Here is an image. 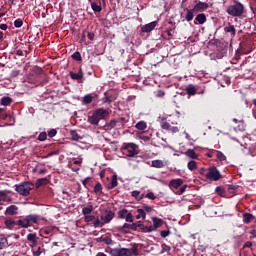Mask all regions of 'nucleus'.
Wrapping results in <instances>:
<instances>
[{
  "mask_svg": "<svg viewBox=\"0 0 256 256\" xmlns=\"http://www.w3.org/2000/svg\"><path fill=\"white\" fill-rule=\"evenodd\" d=\"M105 213H106L105 215L100 216V219L97 218L93 222V227H95V229H97L98 227H103V226L107 225L108 223H111V221H113V219H115V212H113L111 210H106Z\"/></svg>",
  "mask_w": 256,
  "mask_h": 256,
  "instance_id": "obj_1",
  "label": "nucleus"
},
{
  "mask_svg": "<svg viewBox=\"0 0 256 256\" xmlns=\"http://www.w3.org/2000/svg\"><path fill=\"white\" fill-rule=\"evenodd\" d=\"M33 187H35V184L29 181L21 182L20 184L15 185V191L19 195H22V197H29L31 191H33Z\"/></svg>",
  "mask_w": 256,
  "mask_h": 256,
  "instance_id": "obj_2",
  "label": "nucleus"
},
{
  "mask_svg": "<svg viewBox=\"0 0 256 256\" xmlns=\"http://www.w3.org/2000/svg\"><path fill=\"white\" fill-rule=\"evenodd\" d=\"M226 13L231 17H243V13H245V6H243L241 2H235L234 5L227 7Z\"/></svg>",
  "mask_w": 256,
  "mask_h": 256,
  "instance_id": "obj_3",
  "label": "nucleus"
},
{
  "mask_svg": "<svg viewBox=\"0 0 256 256\" xmlns=\"http://www.w3.org/2000/svg\"><path fill=\"white\" fill-rule=\"evenodd\" d=\"M122 151H127V157H135L139 155V146L133 142L123 143L121 147Z\"/></svg>",
  "mask_w": 256,
  "mask_h": 256,
  "instance_id": "obj_4",
  "label": "nucleus"
},
{
  "mask_svg": "<svg viewBox=\"0 0 256 256\" xmlns=\"http://www.w3.org/2000/svg\"><path fill=\"white\" fill-rule=\"evenodd\" d=\"M205 177L208 179V181H219L222 176L217 167L212 166L208 168V172L205 174Z\"/></svg>",
  "mask_w": 256,
  "mask_h": 256,
  "instance_id": "obj_5",
  "label": "nucleus"
},
{
  "mask_svg": "<svg viewBox=\"0 0 256 256\" xmlns=\"http://www.w3.org/2000/svg\"><path fill=\"white\" fill-rule=\"evenodd\" d=\"M109 255L111 256H132L129 248H110Z\"/></svg>",
  "mask_w": 256,
  "mask_h": 256,
  "instance_id": "obj_6",
  "label": "nucleus"
},
{
  "mask_svg": "<svg viewBox=\"0 0 256 256\" xmlns=\"http://www.w3.org/2000/svg\"><path fill=\"white\" fill-rule=\"evenodd\" d=\"M152 222H153V225L148 226V228H146L148 233H153V231H157L159 227H163V219L161 218L152 217Z\"/></svg>",
  "mask_w": 256,
  "mask_h": 256,
  "instance_id": "obj_7",
  "label": "nucleus"
},
{
  "mask_svg": "<svg viewBox=\"0 0 256 256\" xmlns=\"http://www.w3.org/2000/svg\"><path fill=\"white\" fill-rule=\"evenodd\" d=\"M132 224L129 223H124L123 226H118L116 227L117 231L120 233H123L124 235L129 233L130 231H136V226L135 222H131Z\"/></svg>",
  "mask_w": 256,
  "mask_h": 256,
  "instance_id": "obj_8",
  "label": "nucleus"
},
{
  "mask_svg": "<svg viewBox=\"0 0 256 256\" xmlns=\"http://www.w3.org/2000/svg\"><path fill=\"white\" fill-rule=\"evenodd\" d=\"M88 1L94 13H101V11H103V7L101 6V1L102 3H105V0H88Z\"/></svg>",
  "mask_w": 256,
  "mask_h": 256,
  "instance_id": "obj_9",
  "label": "nucleus"
},
{
  "mask_svg": "<svg viewBox=\"0 0 256 256\" xmlns=\"http://www.w3.org/2000/svg\"><path fill=\"white\" fill-rule=\"evenodd\" d=\"M98 95L96 93H90V94H86L83 97L82 103L83 105H90V103H93V99H98Z\"/></svg>",
  "mask_w": 256,
  "mask_h": 256,
  "instance_id": "obj_10",
  "label": "nucleus"
},
{
  "mask_svg": "<svg viewBox=\"0 0 256 256\" xmlns=\"http://www.w3.org/2000/svg\"><path fill=\"white\" fill-rule=\"evenodd\" d=\"M193 9L196 13H199V11H207V9H209V4L207 2L199 1L198 3L195 4Z\"/></svg>",
  "mask_w": 256,
  "mask_h": 256,
  "instance_id": "obj_11",
  "label": "nucleus"
},
{
  "mask_svg": "<svg viewBox=\"0 0 256 256\" xmlns=\"http://www.w3.org/2000/svg\"><path fill=\"white\" fill-rule=\"evenodd\" d=\"M69 75H70V77H71V79H72L73 81H81V79H83V75H84L83 69L80 67V68L78 69V73H75V72H73V71H70V72H69Z\"/></svg>",
  "mask_w": 256,
  "mask_h": 256,
  "instance_id": "obj_12",
  "label": "nucleus"
},
{
  "mask_svg": "<svg viewBox=\"0 0 256 256\" xmlns=\"http://www.w3.org/2000/svg\"><path fill=\"white\" fill-rule=\"evenodd\" d=\"M155 27H157V21H153V22H150V23L142 26L141 31H142V33H151V31H153V29H155Z\"/></svg>",
  "mask_w": 256,
  "mask_h": 256,
  "instance_id": "obj_13",
  "label": "nucleus"
},
{
  "mask_svg": "<svg viewBox=\"0 0 256 256\" xmlns=\"http://www.w3.org/2000/svg\"><path fill=\"white\" fill-rule=\"evenodd\" d=\"M184 181L181 178H177V179H172L169 182V187L170 189H179V187H181L183 185Z\"/></svg>",
  "mask_w": 256,
  "mask_h": 256,
  "instance_id": "obj_14",
  "label": "nucleus"
},
{
  "mask_svg": "<svg viewBox=\"0 0 256 256\" xmlns=\"http://www.w3.org/2000/svg\"><path fill=\"white\" fill-rule=\"evenodd\" d=\"M18 214H19V207L15 205H10L6 208L5 215H10L11 217H13L14 215H18Z\"/></svg>",
  "mask_w": 256,
  "mask_h": 256,
  "instance_id": "obj_15",
  "label": "nucleus"
},
{
  "mask_svg": "<svg viewBox=\"0 0 256 256\" xmlns=\"http://www.w3.org/2000/svg\"><path fill=\"white\" fill-rule=\"evenodd\" d=\"M94 113L96 114V117H98V120H102L105 119V117H107V115H109V111H107L106 109L103 108H98L94 111Z\"/></svg>",
  "mask_w": 256,
  "mask_h": 256,
  "instance_id": "obj_16",
  "label": "nucleus"
},
{
  "mask_svg": "<svg viewBox=\"0 0 256 256\" xmlns=\"http://www.w3.org/2000/svg\"><path fill=\"white\" fill-rule=\"evenodd\" d=\"M25 218L28 224L30 225V227L32 224L37 225V223H39V215L37 214H30V215H27Z\"/></svg>",
  "mask_w": 256,
  "mask_h": 256,
  "instance_id": "obj_17",
  "label": "nucleus"
},
{
  "mask_svg": "<svg viewBox=\"0 0 256 256\" xmlns=\"http://www.w3.org/2000/svg\"><path fill=\"white\" fill-rule=\"evenodd\" d=\"M187 95H189V97H193L195 95H197V87L193 84H189L186 89H185Z\"/></svg>",
  "mask_w": 256,
  "mask_h": 256,
  "instance_id": "obj_18",
  "label": "nucleus"
},
{
  "mask_svg": "<svg viewBox=\"0 0 256 256\" xmlns=\"http://www.w3.org/2000/svg\"><path fill=\"white\" fill-rule=\"evenodd\" d=\"M135 227H136V231H142V233H149V226H145L143 225V222L142 221H137L134 223Z\"/></svg>",
  "mask_w": 256,
  "mask_h": 256,
  "instance_id": "obj_19",
  "label": "nucleus"
},
{
  "mask_svg": "<svg viewBox=\"0 0 256 256\" xmlns=\"http://www.w3.org/2000/svg\"><path fill=\"white\" fill-rule=\"evenodd\" d=\"M194 13H197L194 8H192V9L186 8V16H185L186 21H188V22L193 21V19L195 17Z\"/></svg>",
  "mask_w": 256,
  "mask_h": 256,
  "instance_id": "obj_20",
  "label": "nucleus"
},
{
  "mask_svg": "<svg viewBox=\"0 0 256 256\" xmlns=\"http://www.w3.org/2000/svg\"><path fill=\"white\" fill-rule=\"evenodd\" d=\"M16 225H17L18 227H21L22 229H29V227H31V226L29 225V222H27V218L17 220V221H16Z\"/></svg>",
  "mask_w": 256,
  "mask_h": 256,
  "instance_id": "obj_21",
  "label": "nucleus"
},
{
  "mask_svg": "<svg viewBox=\"0 0 256 256\" xmlns=\"http://www.w3.org/2000/svg\"><path fill=\"white\" fill-rule=\"evenodd\" d=\"M99 121L101 120L96 116L95 112L88 116V123H90V125H99Z\"/></svg>",
  "mask_w": 256,
  "mask_h": 256,
  "instance_id": "obj_22",
  "label": "nucleus"
},
{
  "mask_svg": "<svg viewBox=\"0 0 256 256\" xmlns=\"http://www.w3.org/2000/svg\"><path fill=\"white\" fill-rule=\"evenodd\" d=\"M45 185H49V180L47 178H40L36 180L35 187L39 189V187H43Z\"/></svg>",
  "mask_w": 256,
  "mask_h": 256,
  "instance_id": "obj_23",
  "label": "nucleus"
},
{
  "mask_svg": "<svg viewBox=\"0 0 256 256\" xmlns=\"http://www.w3.org/2000/svg\"><path fill=\"white\" fill-rule=\"evenodd\" d=\"M195 21H197L199 25H203L204 23H207V16L205 15V13L198 14L195 17Z\"/></svg>",
  "mask_w": 256,
  "mask_h": 256,
  "instance_id": "obj_24",
  "label": "nucleus"
},
{
  "mask_svg": "<svg viewBox=\"0 0 256 256\" xmlns=\"http://www.w3.org/2000/svg\"><path fill=\"white\" fill-rule=\"evenodd\" d=\"M117 185H119V182L117 181V175H113L111 182L107 185V189H115Z\"/></svg>",
  "mask_w": 256,
  "mask_h": 256,
  "instance_id": "obj_25",
  "label": "nucleus"
},
{
  "mask_svg": "<svg viewBox=\"0 0 256 256\" xmlns=\"http://www.w3.org/2000/svg\"><path fill=\"white\" fill-rule=\"evenodd\" d=\"M151 167H154L155 169H163V167H165V162H163V160H153Z\"/></svg>",
  "mask_w": 256,
  "mask_h": 256,
  "instance_id": "obj_26",
  "label": "nucleus"
},
{
  "mask_svg": "<svg viewBox=\"0 0 256 256\" xmlns=\"http://www.w3.org/2000/svg\"><path fill=\"white\" fill-rule=\"evenodd\" d=\"M12 103H13V98L9 96H4L1 99V105H3L4 107H9V105H11Z\"/></svg>",
  "mask_w": 256,
  "mask_h": 256,
  "instance_id": "obj_27",
  "label": "nucleus"
},
{
  "mask_svg": "<svg viewBox=\"0 0 256 256\" xmlns=\"http://www.w3.org/2000/svg\"><path fill=\"white\" fill-rule=\"evenodd\" d=\"M3 201L4 203H9L11 201V198L9 195H7L6 191H0V203Z\"/></svg>",
  "mask_w": 256,
  "mask_h": 256,
  "instance_id": "obj_28",
  "label": "nucleus"
},
{
  "mask_svg": "<svg viewBox=\"0 0 256 256\" xmlns=\"http://www.w3.org/2000/svg\"><path fill=\"white\" fill-rule=\"evenodd\" d=\"M253 219H255L253 214H251V213H244L243 214V221L246 225H249V223H251V221H253Z\"/></svg>",
  "mask_w": 256,
  "mask_h": 256,
  "instance_id": "obj_29",
  "label": "nucleus"
},
{
  "mask_svg": "<svg viewBox=\"0 0 256 256\" xmlns=\"http://www.w3.org/2000/svg\"><path fill=\"white\" fill-rule=\"evenodd\" d=\"M91 213H93V205H87L86 207H84L82 209V215L87 216V215H91Z\"/></svg>",
  "mask_w": 256,
  "mask_h": 256,
  "instance_id": "obj_30",
  "label": "nucleus"
},
{
  "mask_svg": "<svg viewBox=\"0 0 256 256\" xmlns=\"http://www.w3.org/2000/svg\"><path fill=\"white\" fill-rule=\"evenodd\" d=\"M4 225L7 227V229L11 230L15 227V225H17V221L8 219L4 221Z\"/></svg>",
  "mask_w": 256,
  "mask_h": 256,
  "instance_id": "obj_31",
  "label": "nucleus"
},
{
  "mask_svg": "<svg viewBox=\"0 0 256 256\" xmlns=\"http://www.w3.org/2000/svg\"><path fill=\"white\" fill-rule=\"evenodd\" d=\"M224 31H225V33H231L232 37H235V35L237 33V30H235V26H233V25L224 27Z\"/></svg>",
  "mask_w": 256,
  "mask_h": 256,
  "instance_id": "obj_32",
  "label": "nucleus"
},
{
  "mask_svg": "<svg viewBox=\"0 0 256 256\" xmlns=\"http://www.w3.org/2000/svg\"><path fill=\"white\" fill-rule=\"evenodd\" d=\"M135 127L138 129V131H145V129H147V122L139 121L136 123Z\"/></svg>",
  "mask_w": 256,
  "mask_h": 256,
  "instance_id": "obj_33",
  "label": "nucleus"
},
{
  "mask_svg": "<svg viewBox=\"0 0 256 256\" xmlns=\"http://www.w3.org/2000/svg\"><path fill=\"white\" fill-rule=\"evenodd\" d=\"M27 241H30L31 243H33V245H37V234L35 233L28 234Z\"/></svg>",
  "mask_w": 256,
  "mask_h": 256,
  "instance_id": "obj_34",
  "label": "nucleus"
},
{
  "mask_svg": "<svg viewBox=\"0 0 256 256\" xmlns=\"http://www.w3.org/2000/svg\"><path fill=\"white\" fill-rule=\"evenodd\" d=\"M131 255L139 256V244H133L132 248L129 249Z\"/></svg>",
  "mask_w": 256,
  "mask_h": 256,
  "instance_id": "obj_35",
  "label": "nucleus"
},
{
  "mask_svg": "<svg viewBox=\"0 0 256 256\" xmlns=\"http://www.w3.org/2000/svg\"><path fill=\"white\" fill-rule=\"evenodd\" d=\"M94 193L96 195H103V186L99 182L94 186Z\"/></svg>",
  "mask_w": 256,
  "mask_h": 256,
  "instance_id": "obj_36",
  "label": "nucleus"
},
{
  "mask_svg": "<svg viewBox=\"0 0 256 256\" xmlns=\"http://www.w3.org/2000/svg\"><path fill=\"white\" fill-rule=\"evenodd\" d=\"M147 217V213H145V210L142 209H138L137 210V215H136V219H146Z\"/></svg>",
  "mask_w": 256,
  "mask_h": 256,
  "instance_id": "obj_37",
  "label": "nucleus"
},
{
  "mask_svg": "<svg viewBox=\"0 0 256 256\" xmlns=\"http://www.w3.org/2000/svg\"><path fill=\"white\" fill-rule=\"evenodd\" d=\"M70 135L73 141H79L81 139V136H79V133H77V130H71Z\"/></svg>",
  "mask_w": 256,
  "mask_h": 256,
  "instance_id": "obj_38",
  "label": "nucleus"
},
{
  "mask_svg": "<svg viewBox=\"0 0 256 256\" xmlns=\"http://www.w3.org/2000/svg\"><path fill=\"white\" fill-rule=\"evenodd\" d=\"M187 167L189 171H195V169H197V162H195L194 160H191L188 162Z\"/></svg>",
  "mask_w": 256,
  "mask_h": 256,
  "instance_id": "obj_39",
  "label": "nucleus"
},
{
  "mask_svg": "<svg viewBox=\"0 0 256 256\" xmlns=\"http://www.w3.org/2000/svg\"><path fill=\"white\" fill-rule=\"evenodd\" d=\"M186 155L187 157H190V159H197V153H195V150L193 149H188Z\"/></svg>",
  "mask_w": 256,
  "mask_h": 256,
  "instance_id": "obj_40",
  "label": "nucleus"
},
{
  "mask_svg": "<svg viewBox=\"0 0 256 256\" xmlns=\"http://www.w3.org/2000/svg\"><path fill=\"white\" fill-rule=\"evenodd\" d=\"M161 253H171V246H169V245H167V244H165V243H163V244H161Z\"/></svg>",
  "mask_w": 256,
  "mask_h": 256,
  "instance_id": "obj_41",
  "label": "nucleus"
},
{
  "mask_svg": "<svg viewBox=\"0 0 256 256\" xmlns=\"http://www.w3.org/2000/svg\"><path fill=\"white\" fill-rule=\"evenodd\" d=\"M7 245H8L7 238L1 236L0 237V249H5V247H7Z\"/></svg>",
  "mask_w": 256,
  "mask_h": 256,
  "instance_id": "obj_42",
  "label": "nucleus"
},
{
  "mask_svg": "<svg viewBox=\"0 0 256 256\" xmlns=\"http://www.w3.org/2000/svg\"><path fill=\"white\" fill-rule=\"evenodd\" d=\"M128 213H129V211L127 209H122V210L118 211L119 219H125L127 217Z\"/></svg>",
  "mask_w": 256,
  "mask_h": 256,
  "instance_id": "obj_43",
  "label": "nucleus"
},
{
  "mask_svg": "<svg viewBox=\"0 0 256 256\" xmlns=\"http://www.w3.org/2000/svg\"><path fill=\"white\" fill-rule=\"evenodd\" d=\"M72 59H74V61H83V57H81V53L79 51L72 54Z\"/></svg>",
  "mask_w": 256,
  "mask_h": 256,
  "instance_id": "obj_44",
  "label": "nucleus"
},
{
  "mask_svg": "<svg viewBox=\"0 0 256 256\" xmlns=\"http://www.w3.org/2000/svg\"><path fill=\"white\" fill-rule=\"evenodd\" d=\"M161 127L165 130V131H169L171 129V124H169V122L162 120L161 121Z\"/></svg>",
  "mask_w": 256,
  "mask_h": 256,
  "instance_id": "obj_45",
  "label": "nucleus"
},
{
  "mask_svg": "<svg viewBox=\"0 0 256 256\" xmlns=\"http://www.w3.org/2000/svg\"><path fill=\"white\" fill-rule=\"evenodd\" d=\"M216 157L219 161H227V156H225L221 151H217Z\"/></svg>",
  "mask_w": 256,
  "mask_h": 256,
  "instance_id": "obj_46",
  "label": "nucleus"
},
{
  "mask_svg": "<svg viewBox=\"0 0 256 256\" xmlns=\"http://www.w3.org/2000/svg\"><path fill=\"white\" fill-rule=\"evenodd\" d=\"M117 123H119V120L113 119L109 122L108 127L110 129H115V127H117Z\"/></svg>",
  "mask_w": 256,
  "mask_h": 256,
  "instance_id": "obj_47",
  "label": "nucleus"
},
{
  "mask_svg": "<svg viewBox=\"0 0 256 256\" xmlns=\"http://www.w3.org/2000/svg\"><path fill=\"white\" fill-rule=\"evenodd\" d=\"M7 117H11V115L5 113V110L3 108H0V119H7Z\"/></svg>",
  "mask_w": 256,
  "mask_h": 256,
  "instance_id": "obj_48",
  "label": "nucleus"
},
{
  "mask_svg": "<svg viewBox=\"0 0 256 256\" xmlns=\"http://www.w3.org/2000/svg\"><path fill=\"white\" fill-rule=\"evenodd\" d=\"M14 27H16V29H20V27H23V20H21L20 18L16 19L14 21Z\"/></svg>",
  "mask_w": 256,
  "mask_h": 256,
  "instance_id": "obj_49",
  "label": "nucleus"
},
{
  "mask_svg": "<svg viewBox=\"0 0 256 256\" xmlns=\"http://www.w3.org/2000/svg\"><path fill=\"white\" fill-rule=\"evenodd\" d=\"M84 221H85V223H91V221H96L95 216L88 214V215L84 216Z\"/></svg>",
  "mask_w": 256,
  "mask_h": 256,
  "instance_id": "obj_50",
  "label": "nucleus"
},
{
  "mask_svg": "<svg viewBox=\"0 0 256 256\" xmlns=\"http://www.w3.org/2000/svg\"><path fill=\"white\" fill-rule=\"evenodd\" d=\"M169 235H171L170 230H163V231L160 232V237H162V239H165V238L169 237Z\"/></svg>",
  "mask_w": 256,
  "mask_h": 256,
  "instance_id": "obj_51",
  "label": "nucleus"
},
{
  "mask_svg": "<svg viewBox=\"0 0 256 256\" xmlns=\"http://www.w3.org/2000/svg\"><path fill=\"white\" fill-rule=\"evenodd\" d=\"M187 191V184L180 187V189L176 192V195H183Z\"/></svg>",
  "mask_w": 256,
  "mask_h": 256,
  "instance_id": "obj_52",
  "label": "nucleus"
},
{
  "mask_svg": "<svg viewBox=\"0 0 256 256\" xmlns=\"http://www.w3.org/2000/svg\"><path fill=\"white\" fill-rule=\"evenodd\" d=\"M146 199H151V201H155V199H157V196H155V193L153 192H148L146 195H145Z\"/></svg>",
  "mask_w": 256,
  "mask_h": 256,
  "instance_id": "obj_53",
  "label": "nucleus"
},
{
  "mask_svg": "<svg viewBox=\"0 0 256 256\" xmlns=\"http://www.w3.org/2000/svg\"><path fill=\"white\" fill-rule=\"evenodd\" d=\"M47 140V132H41L38 136V141H46Z\"/></svg>",
  "mask_w": 256,
  "mask_h": 256,
  "instance_id": "obj_54",
  "label": "nucleus"
},
{
  "mask_svg": "<svg viewBox=\"0 0 256 256\" xmlns=\"http://www.w3.org/2000/svg\"><path fill=\"white\" fill-rule=\"evenodd\" d=\"M125 221H126V223H133V214L128 212V214H126Z\"/></svg>",
  "mask_w": 256,
  "mask_h": 256,
  "instance_id": "obj_55",
  "label": "nucleus"
},
{
  "mask_svg": "<svg viewBox=\"0 0 256 256\" xmlns=\"http://www.w3.org/2000/svg\"><path fill=\"white\" fill-rule=\"evenodd\" d=\"M144 213H151L153 211V208L151 206L144 205L143 208H141Z\"/></svg>",
  "mask_w": 256,
  "mask_h": 256,
  "instance_id": "obj_56",
  "label": "nucleus"
},
{
  "mask_svg": "<svg viewBox=\"0 0 256 256\" xmlns=\"http://www.w3.org/2000/svg\"><path fill=\"white\" fill-rule=\"evenodd\" d=\"M55 135H57V130L51 129L50 131H48V137H50V139H53Z\"/></svg>",
  "mask_w": 256,
  "mask_h": 256,
  "instance_id": "obj_57",
  "label": "nucleus"
},
{
  "mask_svg": "<svg viewBox=\"0 0 256 256\" xmlns=\"http://www.w3.org/2000/svg\"><path fill=\"white\" fill-rule=\"evenodd\" d=\"M103 243H105L106 245H113V240L109 237H105L104 239H102Z\"/></svg>",
  "mask_w": 256,
  "mask_h": 256,
  "instance_id": "obj_58",
  "label": "nucleus"
},
{
  "mask_svg": "<svg viewBox=\"0 0 256 256\" xmlns=\"http://www.w3.org/2000/svg\"><path fill=\"white\" fill-rule=\"evenodd\" d=\"M117 120H118V123H120L121 127H123V125L127 123V120L125 119V117L118 118Z\"/></svg>",
  "mask_w": 256,
  "mask_h": 256,
  "instance_id": "obj_59",
  "label": "nucleus"
},
{
  "mask_svg": "<svg viewBox=\"0 0 256 256\" xmlns=\"http://www.w3.org/2000/svg\"><path fill=\"white\" fill-rule=\"evenodd\" d=\"M156 97H160V98L165 97V92L163 90H158L156 92Z\"/></svg>",
  "mask_w": 256,
  "mask_h": 256,
  "instance_id": "obj_60",
  "label": "nucleus"
},
{
  "mask_svg": "<svg viewBox=\"0 0 256 256\" xmlns=\"http://www.w3.org/2000/svg\"><path fill=\"white\" fill-rule=\"evenodd\" d=\"M168 131H171L172 133H179V128L177 126H170Z\"/></svg>",
  "mask_w": 256,
  "mask_h": 256,
  "instance_id": "obj_61",
  "label": "nucleus"
},
{
  "mask_svg": "<svg viewBox=\"0 0 256 256\" xmlns=\"http://www.w3.org/2000/svg\"><path fill=\"white\" fill-rule=\"evenodd\" d=\"M89 181H91V177H87L82 181V185H84V187H87V185H89Z\"/></svg>",
  "mask_w": 256,
  "mask_h": 256,
  "instance_id": "obj_62",
  "label": "nucleus"
},
{
  "mask_svg": "<svg viewBox=\"0 0 256 256\" xmlns=\"http://www.w3.org/2000/svg\"><path fill=\"white\" fill-rule=\"evenodd\" d=\"M87 37L90 41H93L95 39V33L93 32H88Z\"/></svg>",
  "mask_w": 256,
  "mask_h": 256,
  "instance_id": "obj_63",
  "label": "nucleus"
},
{
  "mask_svg": "<svg viewBox=\"0 0 256 256\" xmlns=\"http://www.w3.org/2000/svg\"><path fill=\"white\" fill-rule=\"evenodd\" d=\"M41 253H43V251H41V247H38L37 251L33 252V256H41Z\"/></svg>",
  "mask_w": 256,
  "mask_h": 256,
  "instance_id": "obj_64",
  "label": "nucleus"
}]
</instances>
